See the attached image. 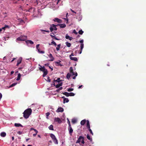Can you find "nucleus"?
<instances>
[{"label": "nucleus", "instance_id": "nucleus-3", "mask_svg": "<svg viewBox=\"0 0 146 146\" xmlns=\"http://www.w3.org/2000/svg\"><path fill=\"white\" fill-rule=\"evenodd\" d=\"M50 32H52V31L54 30L56 31L57 29V28L56 27L55 25L54 24L50 25Z\"/></svg>", "mask_w": 146, "mask_h": 146}, {"label": "nucleus", "instance_id": "nucleus-56", "mask_svg": "<svg viewBox=\"0 0 146 146\" xmlns=\"http://www.w3.org/2000/svg\"><path fill=\"white\" fill-rule=\"evenodd\" d=\"M83 40H81L80 41V42L81 43V44H83Z\"/></svg>", "mask_w": 146, "mask_h": 146}, {"label": "nucleus", "instance_id": "nucleus-6", "mask_svg": "<svg viewBox=\"0 0 146 146\" xmlns=\"http://www.w3.org/2000/svg\"><path fill=\"white\" fill-rule=\"evenodd\" d=\"M69 133L70 135H72V133L73 131V130L71 126H69L68 127Z\"/></svg>", "mask_w": 146, "mask_h": 146}, {"label": "nucleus", "instance_id": "nucleus-51", "mask_svg": "<svg viewBox=\"0 0 146 146\" xmlns=\"http://www.w3.org/2000/svg\"><path fill=\"white\" fill-rule=\"evenodd\" d=\"M67 120H68L67 122L69 125V126H71L70 123V121L68 118H67Z\"/></svg>", "mask_w": 146, "mask_h": 146}, {"label": "nucleus", "instance_id": "nucleus-20", "mask_svg": "<svg viewBox=\"0 0 146 146\" xmlns=\"http://www.w3.org/2000/svg\"><path fill=\"white\" fill-rule=\"evenodd\" d=\"M39 70L43 72H44L46 69L44 66L42 67L41 68H39Z\"/></svg>", "mask_w": 146, "mask_h": 146}, {"label": "nucleus", "instance_id": "nucleus-8", "mask_svg": "<svg viewBox=\"0 0 146 146\" xmlns=\"http://www.w3.org/2000/svg\"><path fill=\"white\" fill-rule=\"evenodd\" d=\"M83 137H82L81 136H80L78 138V140L76 141V143H80L82 140V139L83 138Z\"/></svg>", "mask_w": 146, "mask_h": 146}, {"label": "nucleus", "instance_id": "nucleus-30", "mask_svg": "<svg viewBox=\"0 0 146 146\" xmlns=\"http://www.w3.org/2000/svg\"><path fill=\"white\" fill-rule=\"evenodd\" d=\"M26 42L27 44L30 43L31 44H33V42L31 40H27Z\"/></svg>", "mask_w": 146, "mask_h": 146}, {"label": "nucleus", "instance_id": "nucleus-12", "mask_svg": "<svg viewBox=\"0 0 146 146\" xmlns=\"http://www.w3.org/2000/svg\"><path fill=\"white\" fill-rule=\"evenodd\" d=\"M22 60V58L21 57L20 58L17 60V66H18L21 62Z\"/></svg>", "mask_w": 146, "mask_h": 146}, {"label": "nucleus", "instance_id": "nucleus-53", "mask_svg": "<svg viewBox=\"0 0 146 146\" xmlns=\"http://www.w3.org/2000/svg\"><path fill=\"white\" fill-rule=\"evenodd\" d=\"M47 79H48L47 81L48 82H50V77L48 76L47 77Z\"/></svg>", "mask_w": 146, "mask_h": 146}, {"label": "nucleus", "instance_id": "nucleus-19", "mask_svg": "<svg viewBox=\"0 0 146 146\" xmlns=\"http://www.w3.org/2000/svg\"><path fill=\"white\" fill-rule=\"evenodd\" d=\"M87 124H86V127L88 129H89L90 128V124L89 121L88 120H87Z\"/></svg>", "mask_w": 146, "mask_h": 146}, {"label": "nucleus", "instance_id": "nucleus-32", "mask_svg": "<svg viewBox=\"0 0 146 146\" xmlns=\"http://www.w3.org/2000/svg\"><path fill=\"white\" fill-rule=\"evenodd\" d=\"M62 80H60V78H58L56 80H55L54 79V82H59L61 81H62Z\"/></svg>", "mask_w": 146, "mask_h": 146}, {"label": "nucleus", "instance_id": "nucleus-22", "mask_svg": "<svg viewBox=\"0 0 146 146\" xmlns=\"http://www.w3.org/2000/svg\"><path fill=\"white\" fill-rule=\"evenodd\" d=\"M50 137L52 138V140L54 139L55 138H56V137L53 134L51 133L50 134Z\"/></svg>", "mask_w": 146, "mask_h": 146}, {"label": "nucleus", "instance_id": "nucleus-23", "mask_svg": "<svg viewBox=\"0 0 146 146\" xmlns=\"http://www.w3.org/2000/svg\"><path fill=\"white\" fill-rule=\"evenodd\" d=\"M15 127H23V126L20 123H15Z\"/></svg>", "mask_w": 146, "mask_h": 146}, {"label": "nucleus", "instance_id": "nucleus-5", "mask_svg": "<svg viewBox=\"0 0 146 146\" xmlns=\"http://www.w3.org/2000/svg\"><path fill=\"white\" fill-rule=\"evenodd\" d=\"M53 20L59 23H62V21L61 19L57 18H55Z\"/></svg>", "mask_w": 146, "mask_h": 146}, {"label": "nucleus", "instance_id": "nucleus-61", "mask_svg": "<svg viewBox=\"0 0 146 146\" xmlns=\"http://www.w3.org/2000/svg\"><path fill=\"white\" fill-rule=\"evenodd\" d=\"M2 97V95L1 93H0V100Z\"/></svg>", "mask_w": 146, "mask_h": 146}, {"label": "nucleus", "instance_id": "nucleus-39", "mask_svg": "<svg viewBox=\"0 0 146 146\" xmlns=\"http://www.w3.org/2000/svg\"><path fill=\"white\" fill-rule=\"evenodd\" d=\"M69 96H74L75 95V94L72 92L69 93Z\"/></svg>", "mask_w": 146, "mask_h": 146}, {"label": "nucleus", "instance_id": "nucleus-59", "mask_svg": "<svg viewBox=\"0 0 146 146\" xmlns=\"http://www.w3.org/2000/svg\"><path fill=\"white\" fill-rule=\"evenodd\" d=\"M70 10L72 12H73V13H76L74 11H73V10H72V9H70Z\"/></svg>", "mask_w": 146, "mask_h": 146}, {"label": "nucleus", "instance_id": "nucleus-33", "mask_svg": "<svg viewBox=\"0 0 146 146\" xmlns=\"http://www.w3.org/2000/svg\"><path fill=\"white\" fill-rule=\"evenodd\" d=\"M66 46L68 47H70L71 45V44L70 43H69L68 42H66Z\"/></svg>", "mask_w": 146, "mask_h": 146}, {"label": "nucleus", "instance_id": "nucleus-28", "mask_svg": "<svg viewBox=\"0 0 146 146\" xmlns=\"http://www.w3.org/2000/svg\"><path fill=\"white\" fill-rule=\"evenodd\" d=\"M71 76V74L70 73H68L66 75V77L67 79L69 80Z\"/></svg>", "mask_w": 146, "mask_h": 146}, {"label": "nucleus", "instance_id": "nucleus-52", "mask_svg": "<svg viewBox=\"0 0 146 146\" xmlns=\"http://www.w3.org/2000/svg\"><path fill=\"white\" fill-rule=\"evenodd\" d=\"M76 72H72L70 74H71V75H72V76L73 75H75V74H76Z\"/></svg>", "mask_w": 146, "mask_h": 146}, {"label": "nucleus", "instance_id": "nucleus-27", "mask_svg": "<svg viewBox=\"0 0 146 146\" xmlns=\"http://www.w3.org/2000/svg\"><path fill=\"white\" fill-rule=\"evenodd\" d=\"M21 76V75L20 73L18 74L17 78L16 79V80L17 81L19 80L20 79Z\"/></svg>", "mask_w": 146, "mask_h": 146}, {"label": "nucleus", "instance_id": "nucleus-43", "mask_svg": "<svg viewBox=\"0 0 146 146\" xmlns=\"http://www.w3.org/2000/svg\"><path fill=\"white\" fill-rule=\"evenodd\" d=\"M70 73H71L72 72H73V69L72 67H71L70 68Z\"/></svg>", "mask_w": 146, "mask_h": 146}, {"label": "nucleus", "instance_id": "nucleus-4", "mask_svg": "<svg viewBox=\"0 0 146 146\" xmlns=\"http://www.w3.org/2000/svg\"><path fill=\"white\" fill-rule=\"evenodd\" d=\"M54 121L58 122V123H61L62 121L60 119L59 117H55L54 118Z\"/></svg>", "mask_w": 146, "mask_h": 146}, {"label": "nucleus", "instance_id": "nucleus-16", "mask_svg": "<svg viewBox=\"0 0 146 146\" xmlns=\"http://www.w3.org/2000/svg\"><path fill=\"white\" fill-rule=\"evenodd\" d=\"M84 44H80V49H81V51L79 52L80 54H81L82 53V50L83 49V48H84Z\"/></svg>", "mask_w": 146, "mask_h": 146}, {"label": "nucleus", "instance_id": "nucleus-17", "mask_svg": "<svg viewBox=\"0 0 146 146\" xmlns=\"http://www.w3.org/2000/svg\"><path fill=\"white\" fill-rule=\"evenodd\" d=\"M86 122V120L85 119H84L81 121L80 122V124L83 125H84Z\"/></svg>", "mask_w": 146, "mask_h": 146}, {"label": "nucleus", "instance_id": "nucleus-64", "mask_svg": "<svg viewBox=\"0 0 146 146\" xmlns=\"http://www.w3.org/2000/svg\"><path fill=\"white\" fill-rule=\"evenodd\" d=\"M52 34L53 35H55L56 33V32H52Z\"/></svg>", "mask_w": 146, "mask_h": 146}, {"label": "nucleus", "instance_id": "nucleus-2", "mask_svg": "<svg viewBox=\"0 0 146 146\" xmlns=\"http://www.w3.org/2000/svg\"><path fill=\"white\" fill-rule=\"evenodd\" d=\"M27 37L26 36H21L17 38L16 40L18 41H24L27 39Z\"/></svg>", "mask_w": 146, "mask_h": 146}, {"label": "nucleus", "instance_id": "nucleus-26", "mask_svg": "<svg viewBox=\"0 0 146 146\" xmlns=\"http://www.w3.org/2000/svg\"><path fill=\"white\" fill-rule=\"evenodd\" d=\"M0 135L2 137H4L5 136L6 133L5 132H3L1 133Z\"/></svg>", "mask_w": 146, "mask_h": 146}, {"label": "nucleus", "instance_id": "nucleus-18", "mask_svg": "<svg viewBox=\"0 0 146 146\" xmlns=\"http://www.w3.org/2000/svg\"><path fill=\"white\" fill-rule=\"evenodd\" d=\"M43 72H44V73L43 74L42 76L43 77H44L46 76L48 74V71L46 69Z\"/></svg>", "mask_w": 146, "mask_h": 146}, {"label": "nucleus", "instance_id": "nucleus-48", "mask_svg": "<svg viewBox=\"0 0 146 146\" xmlns=\"http://www.w3.org/2000/svg\"><path fill=\"white\" fill-rule=\"evenodd\" d=\"M77 75H78V74H77V73H76V74H75V75L74 76V77H72L73 79H75V78H76V77L77 76Z\"/></svg>", "mask_w": 146, "mask_h": 146}, {"label": "nucleus", "instance_id": "nucleus-55", "mask_svg": "<svg viewBox=\"0 0 146 146\" xmlns=\"http://www.w3.org/2000/svg\"><path fill=\"white\" fill-rule=\"evenodd\" d=\"M9 27L8 25H6L4 27H3L2 28V29H3L4 30L5 28H6L7 27Z\"/></svg>", "mask_w": 146, "mask_h": 146}, {"label": "nucleus", "instance_id": "nucleus-37", "mask_svg": "<svg viewBox=\"0 0 146 146\" xmlns=\"http://www.w3.org/2000/svg\"><path fill=\"white\" fill-rule=\"evenodd\" d=\"M30 130H33L36 133H37L38 132V131H37L36 129H34L33 128H31L30 129Z\"/></svg>", "mask_w": 146, "mask_h": 146}, {"label": "nucleus", "instance_id": "nucleus-14", "mask_svg": "<svg viewBox=\"0 0 146 146\" xmlns=\"http://www.w3.org/2000/svg\"><path fill=\"white\" fill-rule=\"evenodd\" d=\"M65 38L66 39H68L70 40H71L73 38L72 37H70L67 34L66 35V36H65Z\"/></svg>", "mask_w": 146, "mask_h": 146}, {"label": "nucleus", "instance_id": "nucleus-10", "mask_svg": "<svg viewBox=\"0 0 146 146\" xmlns=\"http://www.w3.org/2000/svg\"><path fill=\"white\" fill-rule=\"evenodd\" d=\"M64 111L63 109L61 108H58L57 110H56V112H62Z\"/></svg>", "mask_w": 146, "mask_h": 146}, {"label": "nucleus", "instance_id": "nucleus-11", "mask_svg": "<svg viewBox=\"0 0 146 146\" xmlns=\"http://www.w3.org/2000/svg\"><path fill=\"white\" fill-rule=\"evenodd\" d=\"M69 57L70 59L72 60H73L74 61H77L78 60V59L76 57H73L72 56H69Z\"/></svg>", "mask_w": 146, "mask_h": 146}, {"label": "nucleus", "instance_id": "nucleus-36", "mask_svg": "<svg viewBox=\"0 0 146 146\" xmlns=\"http://www.w3.org/2000/svg\"><path fill=\"white\" fill-rule=\"evenodd\" d=\"M87 138L89 140H90V141H92V138L90 137V136L88 134L87 135Z\"/></svg>", "mask_w": 146, "mask_h": 146}, {"label": "nucleus", "instance_id": "nucleus-35", "mask_svg": "<svg viewBox=\"0 0 146 146\" xmlns=\"http://www.w3.org/2000/svg\"><path fill=\"white\" fill-rule=\"evenodd\" d=\"M60 46H61V44H60L57 45V47H56V50H57V51H58L59 50L60 48Z\"/></svg>", "mask_w": 146, "mask_h": 146}, {"label": "nucleus", "instance_id": "nucleus-62", "mask_svg": "<svg viewBox=\"0 0 146 146\" xmlns=\"http://www.w3.org/2000/svg\"><path fill=\"white\" fill-rule=\"evenodd\" d=\"M37 133H35L33 134V136L34 137H35V136L36 135H37Z\"/></svg>", "mask_w": 146, "mask_h": 146}, {"label": "nucleus", "instance_id": "nucleus-15", "mask_svg": "<svg viewBox=\"0 0 146 146\" xmlns=\"http://www.w3.org/2000/svg\"><path fill=\"white\" fill-rule=\"evenodd\" d=\"M62 85V83L61 82L60 83H58L56 85L55 87L56 88H58Z\"/></svg>", "mask_w": 146, "mask_h": 146}, {"label": "nucleus", "instance_id": "nucleus-25", "mask_svg": "<svg viewBox=\"0 0 146 146\" xmlns=\"http://www.w3.org/2000/svg\"><path fill=\"white\" fill-rule=\"evenodd\" d=\"M66 26V25L64 24H61L60 25V27L61 28H64Z\"/></svg>", "mask_w": 146, "mask_h": 146}, {"label": "nucleus", "instance_id": "nucleus-47", "mask_svg": "<svg viewBox=\"0 0 146 146\" xmlns=\"http://www.w3.org/2000/svg\"><path fill=\"white\" fill-rule=\"evenodd\" d=\"M51 44H53L54 45L56 46L57 44H56V43L54 42V41H52L51 42Z\"/></svg>", "mask_w": 146, "mask_h": 146}, {"label": "nucleus", "instance_id": "nucleus-24", "mask_svg": "<svg viewBox=\"0 0 146 146\" xmlns=\"http://www.w3.org/2000/svg\"><path fill=\"white\" fill-rule=\"evenodd\" d=\"M51 34H52V33H51ZM50 36L52 38H53L54 39H55L56 40H60V39L57 38L55 36H53V35H50Z\"/></svg>", "mask_w": 146, "mask_h": 146}, {"label": "nucleus", "instance_id": "nucleus-9", "mask_svg": "<svg viewBox=\"0 0 146 146\" xmlns=\"http://www.w3.org/2000/svg\"><path fill=\"white\" fill-rule=\"evenodd\" d=\"M48 56L50 59L49 60L50 61H53L54 60V58L53 57L51 54H50Z\"/></svg>", "mask_w": 146, "mask_h": 146}, {"label": "nucleus", "instance_id": "nucleus-34", "mask_svg": "<svg viewBox=\"0 0 146 146\" xmlns=\"http://www.w3.org/2000/svg\"><path fill=\"white\" fill-rule=\"evenodd\" d=\"M53 141L55 144H58V141L56 138L54 139L53 140Z\"/></svg>", "mask_w": 146, "mask_h": 146}, {"label": "nucleus", "instance_id": "nucleus-54", "mask_svg": "<svg viewBox=\"0 0 146 146\" xmlns=\"http://www.w3.org/2000/svg\"><path fill=\"white\" fill-rule=\"evenodd\" d=\"M49 63H47L46 64H44L45 66H48L49 67Z\"/></svg>", "mask_w": 146, "mask_h": 146}, {"label": "nucleus", "instance_id": "nucleus-45", "mask_svg": "<svg viewBox=\"0 0 146 146\" xmlns=\"http://www.w3.org/2000/svg\"><path fill=\"white\" fill-rule=\"evenodd\" d=\"M50 114V113L49 112H48L46 113V116L47 118H48V117Z\"/></svg>", "mask_w": 146, "mask_h": 146}, {"label": "nucleus", "instance_id": "nucleus-7", "mask_svg": "<svg viewBox=\"0 0 146 146\" xmlns=\"http://www.w3.org/2000/svg\"><path fill=\"white\" fill-rule=\"evenodd\" d=\"M62 98L63 99V103L64 104L66 102L68 103L69 101L68 99L67 98H65L64 96L62 97Z\"/></svg>", "mask_w": 146, "mask_h": 146}, {"label": "nucleus", "instance_id": "nucleus-38", "mask_svg": "<svg viewBox=\"0 0 146 146\" xmlns=\"http://www.w3.org/2000/svg\"><path fill=\"white\" fill-rule=\"evenodd\" d=\"M17 84V83H13L9 87V88H11L12 87H13V86H15Z\"/></svg>", "mask_w": 146, "mask_h": 146}, {"label": "nucleus", "instance_id": "nucleus-21", "mask_svg": "<svg viewBox=\"0 0 146 146\" xmlns=\"http://www.w3.org/2000/svg\"><path fill=\"white\" fill-rule=\"evenodd\" d=\"M40 31H41V32L43 34H45V32H46L48 33H49L50 32L49 31H48V30L46 31V30H42V29H40Z\"/></svg>", "mask_w": 146, "mask_h": 146}, {"label": "nucleus", "instance_id": "nucleus-41", "mask_svg": "<svg viewBox=\"0 0 146 146\" xmlns=\"http://www.w3.org/2000/svg\"><path fill=\"white\" fill-rule=\"evenodd\" d=\"M74 89L72 88H69L68 89L67 91L68 92H70L73 90Z\"/></svg>", "mask_w": 146, "mask_h": 146}, {"label": "nucleus", "instance_id": "nucleus-42", "mask_svg": "<svg viewBox=\"0 0 146 146\" xmlns=\"http://www.w3.org/2000/svg\"><path fill=\"white\" fill-rule=\"evenodd\" d=\"M88 129V130L89 131H90V133L92 134V135H93V133L92 132V130L90 129V128H89V129Z\"/></svg>", "mask_w": 146, "mask_h": 146}, {"label": "nucleus", "instance_id": "nucleus-60", "mask_svg": "<svg viewBox=\"0 0 146 146\" xmlns=\"http://www.w3.org/2000/svg\"><path fill=\"white\" fill-rule=\"evenodd\" d=\"M9 37H7L6 38V37H4V38L5 39V40H7L8 39V38Z\"/></svg>", "mask_w": 146, "mask_h": 146}, {"label": "nucleus", "instance_id": "nucleus-49", "mask_svg": "<svg viewBox=\"0 0 146 146\" xmlns=\"http://www.w3.org/2000/svg\"><path fill=\"white\" fill-rule=\"evenodd\" d=\"M84 137H83V138L82 139V140L81 141V143L83 144H84Z\"/></svg>", "mask_w": 146, "mask_h": 146}, {"label": "nucleus", "instance_id": "nucleus-50", "mask_svg": "<svg viewBox=\"0 0 146 146\" xmlns=\"http://www.w3.org/2000/svg\"><path fill=\"white\" fill-rule=\"evenodd\" d=\"M73 33L76 35H77L78 34V33L76 32V31L75 29H74L73 30Z\"/></svg>", "mask_w": 146, "mask_h": 146}, {"label": "nucleus", "instance_id": "nucleus-1", "mask_svg": "<svg viewBox=\"0 0 146 146\" xmlns=\"http://www.w3.org/2000/svg\"><path fill=\"white\" fill-rule=\"evenodd\" d=\"M32 112L31 108H28L25 110L23 113V117L25 119L28 118L31 115Z\"/></svg>", "mask_w": 146, "mask_h": 146}, {"label": "nucleus", "instance_id": "nucleus-31", "mask_svg": "<svg viewBox=\"0 0 146 146\" xmlns=\"http://www.w3.org/2000/svg\"><path fill=\"white\" fill-rule=\"evenodd\" d=\"M49 129L50 130H53V126L52 125H51L48 127Z\"/></svg>", "mask_w": 146, "mask_h": 146}, {"label": "nucleus", "instance_id": "nucleus-29", "mask_svg": "<svg viewBox=\"0 0 146 146\" xmlns=\"http://www.w3.org/2000/svg\"><path fill=\"white\" fill-rule=\"evenodd\" d=\"M62 94L63 95L66 96V97L69 96V93H68L67 92H63Z\"/></svg>", "mask_w": 146, "mask_h": 146}, {"label": "nucleus", "instance_id": "nucleus-40", "mask_svg": "<svg viewBox=\"0 0 146 146\" xmlns=\"http://www.w3.org/2000/svg\"><path fill=\"white\" fill-rule=\"evenodd\" d=\"M83 33L84 32L83 31H82V30H80L78 32L79 34L81 35H82Z\"/></svg>", "mask_w": 146, "mask_h": 146}, {"label": "nucleus", "instance_id": "nucleus-46", "mask_svg": "<svg viewBox=\"0 0 146 146\" xmlns=\"http://www.w3.org/2000/svg\"><path fill=\"white\" fill-rule=\"evenodd\" d=\"M72 122L73 123H75L76 122V119H72Z\"/></svg>", "mask_w": 146, "mask_h": 146}, {"label": "nucleus", "instance_id": "nucleus-13", "mask_svg": "<svg viewBox=\"0 0 146 146\" xmlns=\"http://www.w3.org/2000/svg\"><path fill=\"white\" fill-rule=\"evenodd\" d=\"M61 61H59L58 62H55V63L56 64V66H62L63 65L60 63Z\"/></svg>", "mask_w": 146, "mask_h": 146}, {"label": "nucleus", "instance_id": "nucleus-57", "mask_svg": "<svg viewBox=\"0 0 146 146\" xmlns=\"http://www.w3.org/2000/svg\"><path fill=\"white\" fill-rule=\"evenodd\" d=\"M17 133L19 135H21V134H22V133L21 131H19L17 132Z\"/></svg>", "mask_w": 146, "mask_h": 146}, {"label": "nucleus", "instance_id": "nucleus-44", "mask_svg": "<svg viewBox=\"0 0 146 146\" xmlns=\"http://www.w3.org/2000/svg\"><path fill=\"white\" fill-rule=\"evenodd\" d=\"M62 89V87H60L56 91L58 92H59V91L60 90H61Z\"/></svg>", "mask_w": 146, "mask_h": 146}, {"label": "nucleus", "instance_id": "nucleus-63", "mask_svg": "<svg viewBox=\"0 0 146 146\" xmlns=\"http://www.w3.org/2000/svg\"><path fill=\"white\" fill-rule=\"evenodd\" d=\"M74 54L73 53H72L70 55V56H74Z\"/></svg>", "mask_w": 146, "mask_h": 146}, {"label": "nucleus", "instance_id": "nucleus-58", "mask_svg": "<svg viewBox=\"0 0 146 146\" xmlns=\"http://www.w3.org/2000/svg\"><path fill=\"white\" fill-rule=\"evenodd\" d=\"M39 44H38L36 45V48L37 49H38V48H39Z\"/></svg>", "mask_w": 146, "mask_h": 146}]
</instances>
